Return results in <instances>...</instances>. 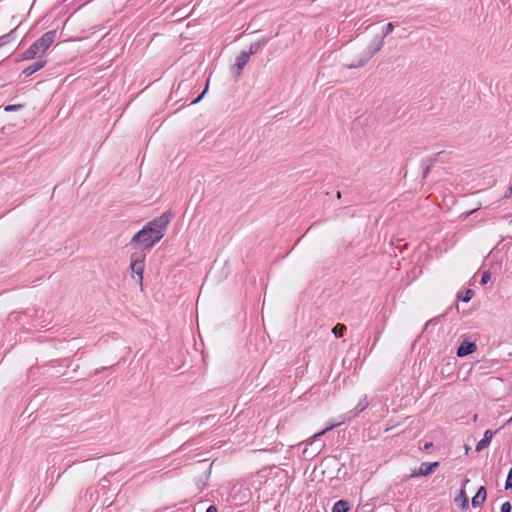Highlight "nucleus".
Segmentation results:
<instances>
[{"mask_svg": "<svg viewBox=\"0 0 512 512\" xmlns=\"http://www.w3.org/2000/svg\"><path fill=\"white\" fill-rule=\"evenodd\" d=\"M434 161H435L434 159L430 160V163L428 165H426V167L424 168V170H423V178H426L428 176Z\"/></svg>", "mask_w": 512, "mask_h": 512, "instance_id": "nucleus-21", "label": "nucleus"}, {"mask_svg": "<svg viewBox=\"0 0 512 512\" xmlns=\"http://www.w3.org/2000/svg\"><path fill=\"white\" fill-rule=\"evenodd\" d=\"M349 503L346 500H338L332 507V512H348Z\"/></svg>", "mask_w": 512, "mask_h": 512, "instance_id": "nucleus-14", "label": "nucleus"}, {"mask_svg": "<svg viewBox=\"0 0 512 512\" xmlns=\"http://www.w3.org/2000/svg\"><path fill=\"white\" fill-rule=\"evenodd\" d=\"M495 432L488 429L484 432V437L481 439L477 445H476V451L481 452L482 450L486 449L494 436Z\"/></svg>", "mask_w": 512, "mask_h": 512, "instance_id": "nucleus-8", "label": "nucleus"}, {"mask_svg": "<svg viewBox=\"0 0 512 512\" xmlns=\"http://www.w3.org/2000/svg\"><path fill=\"white\" fill-rule=\"evenodd\" d=\"M468 482H469V479H468V478H466V479L464 480V482H463V486H464L466 483H468Z\"/></svg>", "mask_w": 512, "mask_h": 512, "instance_id": "nucleus-29", "label": "nucleus"}, {"mask_svg": "<svg viewBox=\"0 0 512 512\" xmlns=\"http://www.w3.org/2000/svg\"><path fill=\"white\" fill-rule=\"evenodd\" d=\"M487 492L484 486H481L477 493L472 498V506L474 508L482 506L484 501L486 500Z\"/></svg>", "mask_w": 512, "mask_h": 512, "instance_id": "nucleus-11", "label": "nucleus"}, {"mask_svg": "<svg viewBox=\"0 0 512 512\" xmlns=\"http://www.w3.org/2000/svg\"><path fill=\"white\" fill-rule=\"evenodd\" d=\"M338 425H340V423L331 424L330 426H328L327 428L323 429L322 431L314 434L313 437H312V440H315L316 438L324 435L327 431L332 430L333 428L337 427Z\"/></svg>", "mask_w": 512, "mask_h": 512, "instance_id": "nucleus-16", "label": "nucleus"}, {"mask_svg": "<svg viewBox=\"0 0 512 512\" xmlns=\"http://www.w3.org/2000/svg\"><path fill=\"white\" fill-rule=\"evenodd\" d=\"M250 59V56L246 53V51H242L235 60L234 67L237 69V74L239 75L243 68L246 66Z\"/></svg>", "mask_w": 512, "mask_h": 512, "instance_id": "nucleus-10", "label": "nucleus"}, {"mask_svg": "<svg viewBox=\"0 0 512 512\" xmlns=\"http://www.w3.org/2000/svg\"><path fill=\"white\" fill-rule=\"evenodd\" d=\"M346 330V326L344 324H337L332 328V333L335 337H342Z\"/></svg>", "mask_w": 512, "mask_h": 512, "instance_id": "nucleus-15", "label": "nucleus"}, {"mask_svg": "<svg viewBox=\"0 0 512 512\" xmlns=\"http://www.w3.org/2000/svg\"><path fill=\"white\" fill-rule=\"evenodd\" d=\"M268 38H262L256 42L251 43L249 50L246 53L251 57L256 54L261 48H263L268 43Z\"/></svg>", "mask_w": 512, "mask_h": 512, "instance_id": "nucleus-13", "label": "nucleus"}, {"mask_svg": "<svg viewBox=\"0 0 512 512\" xmlns=\"http://www.w3.org/2000/svg\"><path fill=\"white\" fill-rule=\"evenodd\" d=\"M394 29V24L393 23H387L386 26L384 27V30H383V33H382V36L383 39L385 37H387Z\"/></svg>", "mask_w": 512, "mask_h": 512, "instance_id": "nucleus-17", "label": "nucleus"}, {"mask_svg": "<svg viewBox=\"0 0 512 512\" xmlns=\"http://www.w3.org/2000/svg\"><path fill=\"white\" fill-rule=\"evenodd\" d=\"M432 447V443H425L424 449H430Z\"/></svg>", "mask_w": 512, "mask_h": 512, "instance_id": "nucleus-27", "label": "nucleus"}, {"mask_svg": "<svg viewBox=\"0 0 512 512\" xmlns=\"http://www.w3.org/2000/svg\"><path fill=\"white\" fill-rule=\"evenodd\" d=\"M45 65H46V61H43V60L36 61L33 64L26 67L23 70V74H25V76L29 77V76L33 75L34 73H36L37 71L41 70Z\"/></svg>", "mask_w": 512, "mask_h": 512, "instance_id": "nucleus-12", "label": "nucleus"}, {"mask_svg": "<svg viewBox=\"0 0 512 512\" xmlns=\"http://www.w3.org/2000/svg\"><path fill=\"white\" fill-rule=\"evenodd\" d=\"M476 350L477 345L475 342L464 340L457 348L456 354L458 357H465L474 353Z\"/></svg>", "mask_w": 512, "mask_h": 512, "instance_id": "nucleus-6", "label": "nucleus"}, {"mask_svg": "<svg viewBox=\"0 0 512 512\" xmlns=\"http://www.w3.org/2000/svg\"><path fill=\"white\" fill-rule=\"evenodd\" d=\"M170 223V212H164L159 217L149 221L131 239L130 244L138 245L142 250H150L165 235Z\"/></svg>", "mask_w": 512, "mask_h": 512, "instance_id": "nucleus-1", "label": "nucleus"}, {"mask_svg": "<svg viewBox=\"0 0 512 512\" xmlns=\"http://www.w3.org/2000/svg\"><path fill=\"white\" fill-rule=\"evenodd\" d=\"M369 406L367 395H364L356 405V407L348 411L344 416L342 422L351 420L356 417L359 413L363 412Z\"/></svg>", "mask_w": 512, "mask_h": 512, "instance_id": "nucleus-5", "label": "nucleus"}, {"mask_svg": "<svg viewBox=\"0 0 512 512\" xmlns=\"http://www.w3.org/2000/svg\"><path fill=\"white\" fill-rule=\"evenodd\" d=\"M185 446H186V444L181 445L180 449L183 450L185 448Z\"/></svg>", "mask_w": 512, "mask_h": 512, "instance_id": "nucleus-30", "label": "nucleus"}, {"mask_svg": "<svg viewBox=\"0 0 512 512\" xmlns=\"http://www.w3.org/2000/svg\"><path fill=\"white\" fill-rule=\"evenodd\" d=\"M512 488V468L509 470L506 481H505V489Z\"/></svg>", "mask_w": 512, "mask_h": 512, "instance_id": "nucleus-19", "label": "nucleus"}, {"mask_svg": "<svg viewBox=\"0 0 512 512\" xmlns=\"http://www.w3.org/2000/svg\"><path fill=\"white\" fill-rule=\"evenodd\" d=\"M207 89H208V85L206 86L205 90H204V91H203V92H202V93H201V94H200V95H199L195 100H193V101L191 102V104H196V103H198V102L202 99V97H203V95L205 94V92L207 91Z\"/></svg>", "mask_w": 512, "mask_h": 512, "instance_id": "nucleus-23", "label": "nucleus"}, {"mask_svg": "<svg viewBox=\"0 0 512 512\" xmlns=\"http://www.w3.org/2000/svg\"><path fill=\"white\" fill-rule=\"evenodd\" d=\"M384 45L383 37L376 36L372 39L370 44L366 47L363 52V56L357 63L348 65L349 69H355L363 67L377 52L381 50Z\"/></svg>", "mask_w": 512, "mask_h": 512, "instance_id": "nucleus-3", "label": "nucleus"}, {"mask_svg": "<svg viewBox=\"0 0 512 512\" xmlns=\"http://www.w3.org/2000/svg\"><path fill=\"white\" fill-rule=\"evenodd\" d=\"M505 197H512V185L508 189V192L505 194Z\"/></svg>", "mask_w": 512, "mask_h": 512, "instance_id": "nucleus-26", "label": "nucleus"}, {"mask_svg": "<svg viewBox=\"0 0 512 512\" xmlns=\"http://www.w3.org/2000/svg\"><path fill=\"white\" fill-rule=\"evenodd\" d=\"M512 506L509 502H505L501 505L500 511L501 512H511Z\"/></svg>", "mask_w": 512, "mask_h": 512, "instance_id": "nucleus-22", "label": "nucleus"}, {"mask_svg": "<svg viewBox=\"0 0 512 512\" xmlns=\"http://www.w3.org/2000/svg\"><path fill=\"white\" fill-rule=\"evenodd\" d=\"M472 297H473V291H472L471 289H467V290L465 291L464 296L459 297V298H460L463 302H466V303H467V302H469V301L472 299Z\"/></svg>", "mask_w": 512, "mask_h": 512, "instance_id": "nucleus-18", "label": "nucleus"}, {"mask_svg": "<svg viewBox=\"0 0 512 512\" xmlns=\"http://www.w3.org/2000/svg\"><path fill=\"white\" fill-rule=\"evenodd\" d=\"M454 501L460 507L461 510L467 511L469 509L468 497L463 488L456 495Z\"/></svg>", "mask_w": 512, "mask_h": 512, "instance_id": "nucleus-9", "label": "nucleus"}, {"mask_svg": "<svg viewBox=\"0 0 512 512\" xmlns=\"http://www.w3.org/2000/svg\"><path fill=\"white\" fill-rule=\"evenodd\" d=\"M490 278H491V274L489 271H485L483 274H482V277H481V284L482 285H485L487 284L489 281H490Z\"/></svg>", "mask_w": 512, "mask_h": 512, "instance_id": "nucleus-20", "label": "nucleus"}, {"mask_svg": "<svg viewBox=\"0 0 512 512\" xmlns=\"http://www.w3.org/2000/svg\"><path fill=\"white\" fill-rule=\"evenodd\" d=\"M20 106L19 105H7L5 107V111H15L19 108Z\"/></svg>", "mask_w": 512, "mask_h": 512, "instance_id": "nucleus-24", "label": "nucleus"}, {"mask_svg": "<svg viewBox=\"0 0 512 512\" xmlns=\"http://www.w3.org/2000/svg\"><path fill=\"white\" fill-rule=\"evenodd\" d=\"M206 512H218V509L215 505H210L207 509H206Z\"/></svg>", "mask_w": 512, "mask_h": 512, "instance_id": "nucleus-25", "label": "nucleus"}, {"mask_svg": "<svg viewBox=\"0 0 512 512\" xmlns=\"http://www.w3.org/2000/svg\"><path fill=\"white\" fill-rule=\"evenodd\" d=\"M56 38V31L51 30L44 33L37 39L22 55L24 60H32L38 55L43 54L54 42Z\"/></svg>", "mask_w": 512, "mask_h": 512, "instance_id": "nucleus-2", "label": "nucleus"}, {"mask_svg": "<svg viewBox=\"0 0 512 512\" xmlns=\"http://www.w3.org/2000/svg\"><path fill=\"white\" fill-rule=\"evenodd\" d=\"M438 462H423L421 463L417 472H413L411 477L414 476H428L430 475L436 467H438Z\"/></svg>", "mask_w": 512, "mask_h": 512, "instance_id": "nucleus-7", "label": "nucleus"}, {"mask_svg": "<svg viewBox=\"0 0 512 512\" xmlns=\"http://www.w3.org/2000/svg\"><path fill=\"white\" fill-rule=\"evenodd\" d=\"M145 255L142 252L134 253L131 256V270L138 276L139 284L143 281Z\"/></svg>", "mask_w": 512, "mask_h": 512, "instance_id": "nucleus-4", "label": "nucleus"}, {"mask_svg": "<svg viewBox=\"0 0 512 512\" xmlns=\"http://www.w3.org/2000/svg\"><path fill=\"white\" fill-rule=\"evenodd\" d=\"M475 211H476V209H474V210H472V211H469V212H466V213H465V216H469V215L473 214Z\"/></svg>", "mask_w": 512, "mask_h": 512, "instance_id": "nucleus-28", "label": "nucleus"}]
</instances>
